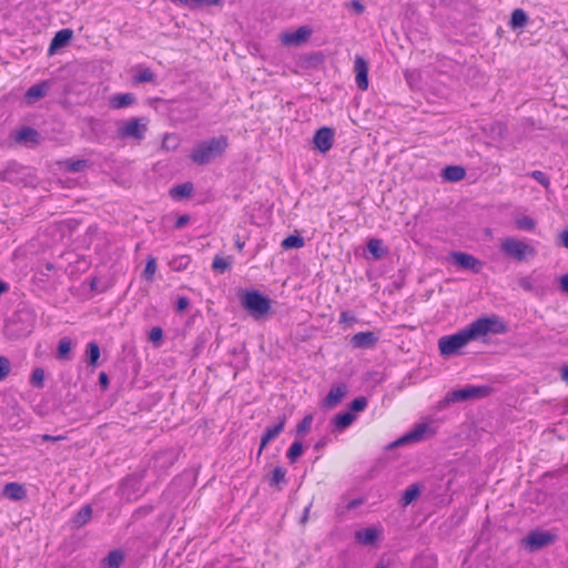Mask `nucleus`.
I'll list each match as a JSON object with an SVG mask.
<instances>
[{"label":"nucleus","instance_id":"1","mask_svg":"<svg viewBox=\"0 0 568 568\" xmlns=\"http://www.w3.org/2000/svg\"><path fill=\"white\" fill-rule=\"evenodd\" d=\"M505 331V324L496 317L477 318L456 334L440 337L438 348L443 356H452L470 341L485 336L488 333L501 334Z\"/></svg>","mask_w":568,"mask_h":568},{"label":"nucleus","instance_id":"2","mask_svg":"<svg viewBox=\"0 0 568 568\" xmlns=\"http://www.w3.org/2000/svg\"><path fill=\"white\" fill-rule=\"evenodd\" d=\"M227 145L229 141L224 135L202 141L192 150L190 159L199 165L207 164L221 156Z\"/></svg>","mask_w":568,"mask_h":568},{"label":"nucleus","instance_id":"3","mask_svg":"<svg viewBox=\"0 0 568 568\" xmlns=\"http://www.w3.org/2000/svg\"><path fill=\"white\" fill-rule=\"evenodd\" d=\"M242 306L254 318H261L271 310V301L258 291H247L242 297Z\"/></svg>","mask_w":568,"mask_h":568},{"label":"nucleus","instance_id":"4","mask_svg":"<svg viewBox=\"0 0 568 568\" xmlns=\"http://www.w3.org/2000/svg\"><path fill=\"white\" fill-rule=\"evenodd\" d=\"M436 433L435 428L432 425V420H423L416 424L409 432H407L404 436L393 442L389 447H397L405 444L418 443L426 438L434 436Z\"/></svg>","mask_w":568,"mask_h":568},{"label":"nucleus","instance_id":"5","mask_svg":"<svg viewBox=\"0 0 568 568\" xmlns=\"http://www.w3.org/2000/svg\"><path fill=\"white\" fill-rule=\"evenodd\" d=\"M500 248L507 256L519 262L536 255L535 247L514 237L505 239Z\"/></svg>","mask_w":568,"mask_h":568},{"label":"nucleus","instance_id":"6","mask_svg":"<svg viewBox=\"0 0 568 568\" xmlns=\"http://www.w3.org/2000/svg\"><path fill=\"white\" fill-rule=\"evenodd\" d=\"M488 394V388L484 386H466L460 389L447 393L442 405H449L453 403L466 402L475 398H481Z\"/></svg>","mask_w":568,"mask_h":568},{"label":"nucleus","instance_id":"7","mask_svg":"<svg viewBox=\"0 0 568 568\" xmlns=\"http://www.w3.org/2000/svg\"><path fill=\"white\" fill-rule=\"evenodd\" d=\"M148 131V121L144 118H132L118 129V135L122 139L132 138L141 141Z\"/></svg>","mask_w":568,"mask_h":568},{"label":"nucleus","instance_id":"8","mask_svg":"<svg viewBox=\"0 0 568 568\" xmlns=\"http://www.w3.org/2000/svg\"><path fill=\"white\" fill-rule=\"evenodd\" d=\"M555 536L545 530H534L521 539V546L529 551H536L554 542Z\"/></svg>","mask_w":568,"mask_h":568},{"label":"nucleus","instance_id":"9","mask_svg":"<svg viewBox=\"0 0 568 568\" xmlns=\"http://www.w3.org/2000/svg\"><path fill=\"white\" fill-rule=\"evenodd\" d=\"M313 33L310 26H302L293 32H283L280 36L282 44L286 47H300L308 41Z\"/></svg>","mask_w":568,"mask_h":568},{"label":"nucleus","instance_id":"10","mask_svg":"<svg viewBox=\"0 0 568 568\" xmlns=\"http://www.w3.org/2000/svg\"><path fill=\"white\" fill-rule=\"evenodd\" d=\"M334 141V131L331 128L323 126L318 129L314 136H313V143L315 148L322 152L326 153L331 150Z\"/></svg>","mask_w":568,"mask_h":568},{"label":"nucleus","instance_id":"11","mask_svg":"<svg viewBox=\"0 0 568 568\" xmlns=\"http://www.w3.org/2000/svg\"><path fill=\"white\" fill-rule=\"evenodd\" d=\"M452 257L459 267L470 270L475 274L480 273L483 268V262L470 254L463 252H454L452 254Z\"/></svg>","mask_w":568,"mask_h":568},{"label":"nucleus","instance_id":"12","mask_svg":"<svg viewBox=\"0 0 568 568\" xmlns=\"http://www.w3.org/2000/svg\"><path fill=\"white\" fill-rule=\"evenodd\" d=\"M354 70L356 73L355 81L361 90L368 88V64L361 55L355 57Z\"/></svg>","mask_w":568,"mask_h":568},{"label":"nucleus","instance_id":"13","mask_svg":"<svg viewBox=\"0 0 568 568\" xmlns=\"http://www.w3.org/2000/svg\"><path fill=\"white\" fill-rule=\"evenodd\" d=\"M541 275L531 274L529 276H524L518 280V285L526 292L534 293L536 296L541 297L545 294V290L538 285L541 280Z\"/></svg>","mask_w":568,"mask_h":568},{"label":"nucleus","instance_id":"14","mask_svg":"<svg viewBox=\"0 0 568 568\" xmlns=\"http://www.w3.org/2000/svg\"><path fill=\"white\" fill-rule=\"evenodd\" d=\"M377 341L378 337L373 332H359L352 336L351 345L354 348H372Z\"/></svg>","mask_w":568,"mask_h":568},{"label":"nucleus","instance_id":"15","mask_svg":"<svg viewBox=\"0 0 568 568\" xmlns=\"http://www.w3.org/2000/svg\"><path fill=\"white\" fill-rule=\"evenodd\" d=\"M285 423H286V416L283 415L281 417H278V423L276 425H274L273 427H268L266 428L265 433L263 434L262 436V439H261V445H260V449H258V455L262 454V450L265 448V446L271 442L273 440L274 438H276L284 429V426H285Z\"/></svg>","mask_w":568,"mask_h":568},{"label":"nucleus","instance_id":"16","mask_svg":"<svg viewBox=\"0 0 568 568\" xmlns=\"http://www.w3.org/2000/svg\"><path fill=\"white\" fill-rule=\"evenodd\" d=\"M346 393L347 387L344 384L333 386L324 399V406L327 408L335 407L341 403Z\"/></svg>","mask_w":568,"mask_h":568},{"label":"nucleus","instance_id":"17","mask_svg":"<svg viewBox=\"0 0 568 568\" xmlns=\"http://www.w3.org/2000/svg\"><path fill=\"white\" fill-rule=\"evenodd\" d=\"M50 89V84L47 81L40 82L30 87L26 92V100L29 104L37 102L44 98Z\"/></svg>","mask_w":568,"mask_h":568},{"label":"nucleus","instance_id":"18","mask_svg":"<svg viewBox=\"0 0 568 568\" xmlns=\"http://www.w3.org/2000/svg\"><path fill=\"white\" fill-rule=\"evenodd\" d=\"M73 37L71 29H62L58 31L51 40L49 52L53 53L55 50L67 45Z\"/></svg>","mask_w":568,"mask_h":568},{"label":"nucleus","instance_id":"19","mask_svg":"<svg viewBox=\"0 0 568 568\" xmlns=\"http://www.w3.org/2000/svg\"><path fill=\"white\" fill-rule=\"evenodd\" d=\"M136 101L133 93H121L114 94L109 99V105L111 109L119 110L134 104Z\"/></svg>","mask_w":568,"mask_h":568},{"label":"nucleus","instance_id":"20","mask_svg":"<svg viewBox=\"0 0 568 568\" xmlns=\"http://www.w3.org/2000/svg\"><path fill=\"white\" fill-rule=\"evenodd\" d=\"M2 494L11 500H21L27 496L24 487L18 483H9L3 487Z\"/></svg>","mask_w":568,"mask_h":568},{"label":"nucleus","instance_id":"21","mask_svg":"<svg viewBox=\"0 0 568 568\" xmlns=\"http://www.w3.org/2000/svg\"><path fill=\"white\" fill-rule=\"evenodd\" d=\"M39 136L40 135L37 130L26 126L17 133V141L20 143L37 144L39 142Z\"/></svg>","mask_w":568,"mask_h":568},{"label":"nucleus","instance_id":"22","mask_svg":"<svg viewBox=\"0 0 568 568\" xmlns=\"http://www.w3.org/2000/svg\"><path fill=\"white\" fill-rule=\"evenodd\" d=\"M355 539L362 545H373L377 539V531L374 528H364L355 532Z\"/></svg>","mask_w":568,"mask_h":568},{"label":"nucleus","instance_id":"23","mask_svg":"<svg viewBox=\"0 0 568 568\" xmlns=\"http://www.w3.org/2000/svg\"><path fill=\"white\" fill-rule=\"evenodd\" d=\"M124 560V556L120 550H113L102 559L101 568H119Z\"/></svg>","mask_w":568,"mask_h":568},{"label":"nucleus","instance_id":"24","mask_svg":"<svg viewBox=\"0 0 568 568\" xmlns=\"http://www.w3.org/2000/svg\"><path fill=\"white\" fill-rule=\"evenodd\" d=\"M465 175V169L459 165L446 166L443 171L444 179L450 182H458L463 180Z\"/></svg>","mask_w":568,"mask_h":568},{"label":"nucleus","instance_id":"25","mask_svg":"<svg viewBox=\"0 0 568 568\" xmlns=\"http://www.w3.org/2000/svg\"><path fill=\"white\" fill-rule=\"evenodd\" d=\"M355 420V415L352 412H345L336 415L333 423L336 428L345 429Z\"/></svg>","mask_w":568,"mask_h":568},{"label":"nucleus","instance_id":"26","mask_svg":"<svg viewBox=\"0 0 568 568\" xmlns=\"http://www.w3.org/2000/svg\"><path fill=\"white\" fill-rule=\"evenodd\" d=\"M420 495V488L418 484L410 485L403 494V497L400 499V504L403 507L408 506L412 504L417 497Z\"/></svg>","mask_w":568,"mask_h":568},{"label":"nucleus","instance_id":"27","mask_svg":"<svg viewBox=\"0 0 568 568\" xmlns=\"http://www.w3.org/2000/svg\"><path fill=\"white\" fill-rule=\"evenodd\" d=\"M528 17L523 9H515L511 13L510 26L513 29L523 28L527 24Z\"/></svg>","mask_w":568,"mask_h":568},{"label":"nucleus","instance_id":"28","mask_svg":"<svg viewBox=\"0 0 568 568\" xmlns=\"http://www.w3.org/2000/svg\"><path fill=\"white\" fill-rule=\"evenodd\" d=\"M91 516H92V508H91V506L87 505V506L82 507L77 513V515L73 518V524L77 527H82L90 520Z\"/></svg>","mask_w":568,"mask_h":568},{"label":"nucleus","instance_id":"29","mask_svg":"<svg viewBox=\"0 0 568 568\" xmlns=\"http://www.w3.org/2000/svg\"><path fill=\"white\" fill-rule=\"evenodd\" d=\"M63 166L69 172H82L89 166V163L87 160H67L63 162Z\"/></svg>","mask_w":568,"mask_h":568},{"label":"nucleus","instance_id":"30","mask_svg":"<svg viewBox=\"0 0 568 568\" xmlns=\"http://www.w3.org/2000/svg\"><path fill=\"white\" fill-rule=\"evenodd\" d=\"M367 248L375 258H382L386 251L382 247V241L378 239H371L367 243Z\"/></svg>","mask_w":568,"mask_h":568},{"label":"nucleus","instance_id":"31","mask_svg":"<svg viewBox=\"0 0 568 568\" xmlns=\"http://www.w3.org/2000/svg\"><path fill=\"white\" fill-rule=\"evenodd\" d=\"M193 192V184L187 182L179 184L171 190V195L174 197L190 196Z\"/></svg>","mask_w":568,"mask_h":568},{"label":"nucleus","instance_id":"32","mask_svg":"<svg viewBox=\"0 0 568 568\" xmlns=\"http://www.w3.org/2000/svg\"><path fill=\"white\" fill-rule=\"evenodd\" d=\"M72 348V342L69 337H63L58 344V358L67 359Z\"/></svg>","mask_w":568,"mask_h":568},{"label":"nucleus","instance_id":"33","mask_svg":"<svg viewBox=\"0 0 568 568\" xmlns=\"http://www.w3.org/2000/svg\"><path fill=\"white\" fill-rule=\"evenodd\" d=\"M304 246V239L297 235H288L282 242V247L284 250L290 248H300Z\"/></svg>","mask_w":568,"mask_h":568},{"label":"nucleus","instance_id":"34","mask_svg":"<svg viewBox=\"0 0 568 568\" xmlns=\"http://www.w3.org/2000/svg\"><path fill=\"white\" fill-rule=\"evenodd\" d=\"M303 453V444L300 440H295L287 450V458L293 464Z\"/></svg>","mask_w":568,"mask_h":568},{"label":"nucleus","instance_id":"35","mask_svg":"<svg viewBox=\"0 0 568 568\" xmlns=\"http://www.w3.org/2000/svg\"><path fill=\"white\" fill-rule=\"evenodd\" d=\"M88 356H89V365L97 366L98 359L100 357V347L95 342H90L88 344Z\"/></svg>","mask_w":568,"mask_h":568},{"label":"nucleus","instance_id":"36","mask_svg":"<svg viewBox=\"0 0 568 568\" xmlns=\"http://www.w3.org/2000/svg\"><path fill=\"white\" fill-rule=\"evenodd\" d=\"M155 80V74L153 73V71L149 68H144L142 70H140L135 75H134V81L136 83H144V82H154Z\"/></svg>","mask_w":568,"mask_h":568},{"label":"nucleus","instance_id":"37","mask_svg":"<svg viewBox=\"0 0 568 568\" xmlns=\"http://www.w3.org/2000/svg\"><path fill=\"white\" fill-rule=\"evenodd\" d=\"M515 224L517 229L525 231H532L536 226V222L527 215L516 219Z\"/></svg>","mask_w":568,"mask_h":568},{"label":"nucleus","instance_id":"38","mask_svg":"<svg viewBox=\"0 0 568 568\" xmlns=\"http://www.w3.org/2000/svg\"><path fill=\"white\" fill-rule=\"evenodd\" d=\"M231 267L230 258H224L221 256H215L212 263V268L215 272L224 273L226 270Z\"/></svg>","mask_w":568,"mask_h":568},{"label":"nucleus","instance_id":"39","mask_svg":"<svg viewBox=\"0 0 568 568\" xmlns=\"http://www.w3.org/2000/svg\"><path fill=\"white\" fill-rule=\"evenodd\" d=\"M285 475L286 470L283 467H276L274 468L272 473V477L270 479L271 486H280L281 484L285 483Z\"/></svg>","mask_w":568,"mask_h":568},{"label":"nucleus","instance_id":"40","mask_svg":"<svg viewBox=\"0 0 568 568\" xmlns=\"http://www.w3.org/2000/svg\"><path fill=\"white\" fill-rule=\"evenodd\" d=\"M155 272H156V260L153 256H150L146 260V265L143 271V276L145 280L152 281Z\"/></svg>","mask_w":568,"mask_h":568},{"label":"nucleus","instance_id":"41","mask_svg":"<svg viewBox=\"0 0 568 568\" xmlns=\"http://www.w3.org/2000/svg\"><path fill=\"white\" fill-rule=\"evenodd\" d=\"M312 423H313L312 414L304 416V418L301 420V423L296 427L297 435L306 434L310 430Z\"/></svg>","mask_w":568,"mask_h":568},{"label":"nucleus","instance_id":"42","mask_svg":"<svg viewBox=\"0 0 568 568\" xmlns=\"http://www.w3.org/2000/svg\"><path fill=\"white\" fill-rule=\"evenodd\" d=\"M43 381H44V371L39 367L33 369L31 379H30L31 384L34 387L41 388L43 386Z\"/></svg>","mask_w":568,"mask_h":568},{"label":"nucleus","instance_id":"43","mask_svg":"<svg viewBox=\"0 0 568 568\" xmlns=\"http://www.w3.org/2000/svg\"><path fill=\"white\" fill-rule=\"evenodd\" d=\"M190 262H191V258H190L189 255H182V256H179V257L174 258L171 262V265H172V267L174 270L182 271V270H185L187 267Z\"/></svg>","mask_w":568,"mask_h":568},{"label":"nucleus","instance_id":"44","mask_svg":"<svg viewBox=\"0 0 568 568\" xmlns=\"http://www.w3.org/2000/svg\"><path fill=\"white\" fill-rule=\"evenodd\" d=\"M367 406V399L364 396L357 397L349 404V408L353 412H362Z\"/></svg>","mask_w":568,"mask_h":568},{"label":"nucleus","instance_id":"45","mask_svg":"<svg viewBox=\"0 0 568 568\" xmlns=\"http://www.w3.org/2000/svg\"><path fill=\"white\" fill-rule=\"evenodd\" d=\"M10 361L4 356H0V381L4 379L8 376V374L10 373Z\"/></svg>","mask_w":568,"mask_h":568},{"label":"nucleus","instance_id":"46","mask_svg":"<svg viewBox=\"0 0 568 568\" xmlns=\"http://www.w3.org/2000/svg\"><path fill=\"white\" fill-rule=\"evenodd\" d=\"M530 175H531V178L534 180L539 182L545 187L549 186V179L547 178V175L544 172H541V171H532Z\"/></svg>","mask_w":568,"mask_h":568},{"label":"nucleus","instance_id":"47","mask_svg":"<svg viewBox=\"0 0 568 568\" xmlns=\"http://www.w3.org/2000/svg\"><path fill=\"white\" fill-rule=\"evenodd\" d=\"M221 0H190L189 8L220 4Z\"/></svg>","mask_w":568,"mask_h":568},{"label":"nucleus","instance_id":"48","mask_svg":"<svg viewBox=\"0 0 568 568\" xmlns=\"http://www.w3.org/2000/svg\"><path fill=\"white\" fill-rule=\"evenodd\" d=\"M163 337V332L161 327H153L150 332L149 338L152 342L161 341Z\"/></svg>","mask_w":568,"mask_h":568},{"label":"nucleus","instance_id":"49","mask_svg":"<svg viewBox=\"0 0 568 568\" xmlns=\"http://www.w3.org/2000/svg\"><path fill=\"white\" fill-rule=\"evenodd\" d=\"M559 286L561 292L568 295V274H565L559 277Z\"/></svg>","mask_w":568,"mask_h":568},{"label":"nucleus","instance_id":"50","mask_svg":"<svg viewBox=\"0 0 568 568\" xmlns=\"http://www.w3.org/2000/svg\"><path fill=\"white\" fill-rule=\"evenodd\" d=\"M190 302L186 297H180L176 303L178 311H184L187 308Z\"/></svg>","mask_w":568,"mask_h":568},{"label":"nucleus","instance_id":"51","mask_svg":"<svg viewBox=\"0 0 568 568\" xmlns=\"http://www.w3.org/2000/svg\"><path fill=\"white\" fill-rule=\"evenodd\" d=\"M99 383L103 388H106L109 386V377L104 372L100 373Z\"/></svg>","mask_w":568,"mask_h":568},{"label":"nucleus","instance_id":"52","mask_svg":"<svg viewBox=\"0 0 568 568\" xmlns=\"http://www.w3.org/2000/svg\"><path fill=\"white\" fill-rule=\"evenodd\" d=\"M189 220H190V219H189V216H187V215H181V216L176 220V222H175V226H176L178 229H181V227H183V226L189 222Z\"/></svg>","mask_w":568,"mask_h":568},{"label":"nucleus","instance_id":"53","mask_svg":"<svg viewBox=\"0 0 568 568\" xmlns=\"http://www.w3.org/2000/svg\"><path fill=\"white\" fill-rule=\"evenodd\" d=\"M41 439L43 442H59V440L63 439V437L62 436L42 435Z\"/></svg>","mask_w":568,"mask_h":568},{"label":"nucleus","instance_id":"54","mask_svg":"<svg viewBox=\"0 0 568 568\" xmlns=\"http://www.w3.org/2000/svg\"><path fill=\"white\" fill-rule=\"evenodd\" d=\"M561 244L568 248V230L560 234Z\"/></svg>","mask_w":568,"mask_h":568},{"label":"nucleus","instance_id":"55","mask_svg":"<svg viewBox=\"0 0 568 568\" xmlns=\"http://www.w3.org/2000/svg\"><path fill=\"white\" fill-rule=\"evenodd\" d=\"M310 510H311V504L308 506H306L305 509H304V514H303V516L301 518V523L302 524H305L307 521L308 515H310Z\"/></svg>","mask_w":568,"mask_h":568},{"label":"nucleus","instance_id":"56","mask_svg":"<svg viewBox=\"0 0 568 568\" xmlns=\"http://www.w3.org/2000/svg\"><path fill=\"white\" fill-rule=\"evenodd\" d=\"M353 8L358 12L362 13L364 11V6L359 1L353 2Z\"/></svg>","mask_w":568,"mask_h":568},{"label":"nucleus","instance_id":"57","mask_svg":"<svg viewBox=\"0 0 568 568\" xmlns=\"http://www.w3.org/2000/svg\"><path fill=\"white\" fill-rule=\"evenodd\" d=\"M170 1L173 2V3H179V4H182V6L189 7V1L190 0H170Z\"/></svg>","mask_w":568,"mask_h":568},{"label":"nucleus","instance_id":"58","mask_svg":"<svg viewBox=\"0 0 568 568\" xmlns=\"http://www.w3.org/2000/svg\"><path fill=\"white\" fill-rule=\"evenodd\" d=\"M8 291V284L0 281V294L4 293Z\"/></svg>","mask_w":568,"mask_h":568},{"label":"nucleus","instance_id":"59","mask_svg":"<svg viewBox=\"0 0 568 568\" xmlns=\"http://www.w3.org/2000/svg\"><path fill=\"white\" fill-rule=\"evenodd\" d=\"M561 378L564 381H568V366H566L561 372Z\"/></svg>","mask_w":568,"mask_h":568},{"label":"nucleus","instance_id":"60","mask_svg":"<svg viewBox=\"0 0 568 568\" xmlns=\"http://www.w3.org/2000/svg\"><path fill=\"white\" fill-rule=\"evenodd\" d=\"M44 268H45L47 272H51V271L54 270V265L52 263H47L44 265Z\"/></svg>","mask_w":568,"mask_h":568},{"label":"nucleus","instance_id":"61","mask_svg":"<svg viewBox=\"0 0 568 568\" xmlns=\"http://www.w3.org/2000/svg\"><path fill=\"white\" fill-rule=\"evenodd\" d=\"M356 505H357V501H356V500H353V501H351V504L348 505V508L355 507Z\"/></svg>","mask_w":568,"mask_h":568},{"label":"nucleus","instance_id":"62","mask_svg":"<svg viewBox=\"0 0 568 568\" xmlns=\"http://www.w3.org/2000/svg\"><path fill=\"white\" fill-rule=\"evenodd\" d=\"M376 568H386L385 566H377Z\"/></svg>","mask_w":568,"mask_h":568}]
</instances>
